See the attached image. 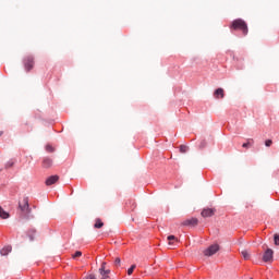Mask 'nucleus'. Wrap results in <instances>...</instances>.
Instances as JSON below:
<instances>
[{
    "label": "nucleus",
    "mask_w": 279,
    "mask_h": 279,
    "mask_svg": "<svg viewBox=\"0 0 279 279\" xmlns=\"http://www.w3.org/2000/svg\"><path fill=\"white\" fill-rule=\"evenodd\" d=\"M241 255L243 256V258H244L245 260H248L250 257H251V254H250L248 251H242V252H241Z\"/></svg>",
    "instance_id": "f3484780"
},
{
    "label": "nucleus",
    "mask_w": 279,
    "mask_h": 279,
    "mask_svg": "<svg viewBox=\"0 0 279 279\" xmlns=\"http://www.w3.org/2000/svg\"><path fill=\"white\" fill-rule=\"evenodd\" d=\"M0 217L2 219H8L10 217V214L7 210H4L1 206H0Z\"/></svg>",
    "instance_id": "4468645a"
},
{
    "label": "nucleus",
    "mask_w": 279,
    "mask_h": 279,
    "mask_svg": "<svg viewBox=\"0 0 279 279\" xmlns=\"http://www.w3.org/2000/svg\"><path fill=\"white\" fill-rule=\"evenodd\" d=\"M20 209L24 215L31 214L29 201L27 197H24V198H22V201H20Z\"/></svg>",
    "instance_id": "f03ea898"
},
{
    "label": "nucleus",
    "mask_w": 279,
    "mask_h": 279,
    "mask_svg": "<svg viewBox=\"0 0 279 279\" xmlns=\"http://www.w3.org/2000/svg\"><path fill=\"white\" fill-rule=\"evenodd\" d=\"M135 268H136V265H132V266L128 269V276H132Z\"/></svg>",
    "instance_id": "6ab92c4d"
},
{
    "label": "nucleus",
    "mask_w": 279,
    "mask_h": 279,
    "mask_svg": "<svg viewBox=\"0 0 279 279\" xmlns=\"http://www.w3.org/2000/svg\"><path fill=\"white\" fill-rule=\"evenodd\" d=\"M59 180H60L59 175L48 177V179L46 180V185L50 186L52 184H56Z\"/></svg>",
    "instance_id": "0eeeda50"
},
{
    "label": "nucleus",
    "mask_w": 279,
    "mask_h": 279,
    "mask_svg": "<svg viewBox=\"0 0 279 279\" xmlns=\"http://www.w3.org/2000/svg\"><path fill=\"white\" fill-rule=\"evenodd\" d=\"M271 145H272V141H271V140H267V141L265 142V146H266V147H271Z\"/></svg>",
    "instance_id": "393cba45"
},
{
    "label": "nucleus",
    "mask_w": 279,
    "mask_h": 279,
    "mask_svg": "<svg viewBox=\"0 0 279 279\" xmlns=\"http://www.w3.org/2000/svg\"><path fill=\"white\" fill-rule=\"evenodd\" d=\"M12 251V247L9 245V246H5L3 247L1 251H0V254L1 256H8Z\"/></svg>",
    "instance_id": "9b49d317"
},
{
    "label": "nucleus",
    "mask_w": 279,
    "mask_h": 279,
    "mask_svg": "<svg viewBox=\"0 0 279 279\" xmlns=\"http://www.w3.org/2000/svg\"><path fill=\"white\" fill-rule=\"evenodd\" d=\"M168 241H169V245H172V241H178V239L175 238V235H169Z\"/></svg>",
    "instance_id": "412c9836"
},
{
    "label": "nucleus",
    "mask_w": 279,
    "mask_h": 279,
    "mask_svg": "<svg viewBox=\"0 0 279 279\" xmlns=\"http://www.w3.org/2000/svg\"><path fill=\"white\" fill-rule=\"evenodd\" d=\"M100 279H111L110 278V274H111V270L107 269V271H100Z\"/></svg>",
    "instance_id": "f8f14e48"
},
{
    "label": "nucleus",
    "mask_w": 279,
    "mask_h": 279,
    "mask_svg": "<svg viewBox=\"0 0 279 279\" xmlns=\"http://www.w3.org/2000/svg\"><path fill=\"white\" fill-rule=\"evenodd\" d=\"M250 146H251L250 142L242 145L243 148H250Z\"/></svg>",
    "instance_id": "cd10ccee"
},
{
    "label": "nucleus",
    "mask_w": 279,
    "mask_h": 279,
    "mask_svg": "<svg viewBox=\"0 0 279 279\" xmlns=\"http://www.w3.org/2000/svg\"><path fill=\"white\" fill-rule=\"evenodd\" d=\"M182 226H189V227L198 226V218H189L182 222Z\"/></svg>",
    "instance_id": "423d86ee"
},
{
    "label": "nucleus",
    "mask_w": 279,
    "mask_h": 279,
    "mask_svg": "<svg viewBox=\"0 0 279 279\" xmlns=\"http://www.w3.org/2000/svg\"><path fill=\"white\" fill-rule=\"evenodd\" d=\"M46 151H48V153H53V151H54V147L51 146V145H47V146H46Z\"/></svg>",
    "instance_id": "4be33fe9"
},
{
    "label": "nucleus",
    "mask_w": 279,
    "mask_h": 279,
    "mask_svg": "<svg viewBox=\"0 0 279 279\" xmlns=\"http://www.w3.org/2000/svg\"><path fill=\"white\" fill-rule=\"evenodd\" d=\"M215 209L207 208L201 211V216H203L204 218L211 217L215 215Z\"/></svg>",
    "instance_id": "6e6552de"
},
{
    "label": "nucleus",
    "mask_w": 279,
    "mask_h": 279,
    "mask_svg": "<svg viewBox=\"0 0 279 279\" xmlns=\"http://www.w3.org/2000/svg\"><path fill=\"white\" fill-rule=\"evenodd\" d=\"M275 245H279V234H275Z\"/></svg>",
    "instance_id": "a878e982"
},
{
    "label": "nucleus",
    "mask_w": 279,
    "mask_h": 279,
    "mask_svg": "<svg viewBox=\"0 0 279 279\" xmlns=\"http://www.w3.org/2000/svg\"><path fill=\"white\" fill-rule=\"evenodd\" d=\"M14 165H15V160L11 159V160L8 161L5 167H7V169H10V168L14 167Z\"/></svg>",
    "instance_id": "a211bd4d"
},
{
    "label": "nucleus",
    "mask_w": 279,
    "mask_h": 279,
    "mask_svg": "<svg viewBox=\"0 0 279 279\" xmlns=\"http://www.w3.org/2000/svg\"><path fill=\"white\" fill-rule=\"evenodd\" d=\"M219 251L218 244H211L206 251H204L205 256H214Z\"/></svg>",
    "instance_id": "7ed1b4c3"
},
{
    "label": "nucleus",
    "mask_w": 279,
    "mask_h": 279,
    "mask_svg": "<svg viewBox=\"0 0 279 279\" xmlns=\"http://www.w3.org/2000/svg\"><path fill=\"white\" fill-rule=\"evenodd\" d=\"M84 279H97L95 275H88L87 277H85Z\"/></svg>",
    "instance_id": "bb28decb"
},
{
    "label": "nucleus",
    "mask_w": 279,
    "mask_h": 279,
    "mask_svg": "<svg viewBox=\"0 0 279 279\" xmlns=\"http://www.w3.org/2000/svg\"><path fill=\"white\" fill-rule=\"evenodd\" d=\"M216 99H223L225 98V89L223 88H217L214 94Z\"/></svg>",
    "instance_id": "1a4fd4ad"
},
{
    "label": "nucleus",
    "mask_w": 279,
    "mask_h": 279,
    "mask_svg": "<svg viewBox=\"0 0 279 279\" xmlns=\"http://www.w3.org/2000/svg\"><path fill=\"white\" fill-rule=\"evenodd\" d=\"M274 259V251L270 248H267L264 253L263 260L265 263H271Z\"/></svg>",
    "instance_id": "39448f33"
},
{
    "label": "nucleus",
    "mask_w": 279,
    "mask_h": 279,
    "mask_svg": "<svg viewBox=\"0 0 279 279\" xmlns=\"http://www.w3.org/2000/svg\"><path fill=\"white\" fill-rule=\"evenodd\" d=\"M107 262H102L100 269H98V272H107Z\"/></svg>",
    "instance_id": "dca6fc26"
},
{
    "label": "nucleus",
    "mask_w": 279,
    "mask_h": 279,
    "mask_svg": "<svg viewBox=\"0 0 279 279\" xmlns=\"http://www.w3.org/2000/svg\"><path fill=\"white\" fill-rule=\"evenodd\" d=\"M3 135V132H0V136Z\"/></svg>",
    "instance_id": "c85d7f7f"
},
{
    "label": "nucleus",
    "mask_w": 279,
    "mask_h": 279,
    "mask_svg": "<svg viewBox=\"0 0 279 279\" xmlns=\"http://www.w3.org/2000/svg\"><path fill=\"white\" fill-rule=\"evenodd\" d=\"M104 227V222L101 221L100 218H96L95 219V225H94V228L95 229H101Z\"/></svg>",
    "instance_id": "ddd939ff"
},
{
    "label": "nucleus",
    "mask_w": 279,
    "mask_h": 279,
    "mask_svg": "<svg viewBox=\"0 0 279 279\" xmlns=\"http://www.w3.org/2000/svg\"><path fill=\"white\" fill-rule=\"evenodd\" d=\"M179 150H181L182 154H185L189 151V146L182 145L181 147H179Z\"/></svg>",
    "instance_id": "aec40b11"
},
{
    "label": "nucleus",
    "mask_w": 279,
    "mask_h": 279,
    "mask_svg": "<svg viewBox=\"0 0 279 279\" xmlns=\"http://www.w3.org/2000/svg\"><path fill=\"white\" fill-rule=\"evenodd\" d=\"M35 234H36L35 229H31V230L27 231V236L31 239V241L35 240Z\"/></svg>",
    "instance_id": "2eb2a0df"
},
{
    "label": "nucleus",
    "mask_w": 279,
    "mask_h": 279,
    "mask_svg": "<svg viewBox=\"0 0 279 279\" xmlns=\"http://www.w3.org/2000/svg\"><path fill=\"white\" fill-rule=\"evenodd\" d=\"M82 256V252L81 251H76L74 254H73V258H77V257H81Z\"/></svg>",
    "instance_id": "b1692460"
},
{
    "label": "nucleus",
    "mask_w": 279,
    "mask_h": 279,
    "mask_svg": "<svg viewBox=\"0 0 279 279\" xmlns=\"http://www.w3.org/2000/svg\"><path fill=\"white\" fill-rule=\"evenodd\" d=\"M231 29H240L244 36H247L248 34L247 23L241 19L232 22Z\"/></svg>",
    "instance_id": "f257e3e1"
},
{
    "label": "nucleus",
    "mask_w": 279,
    "mask_h": 279,
    "mask_svg": "<svg viewBox=\"0 0 279 279\" xmlns=\"http://www.w3.org/2000/svg\"><path fill=\"white\" fill-rule=\"evenodd\" d=\"M24 68L26 72H29L34 68V58L33 57H26L24 59Z\"/></svg>",
    "instance_id": "20e7f679"
},
{
    "label": "nucleus",
    "mask_w": 279,
    "mask_h": 279,
    "mask_svg": "<svg viewBox=\"0 0 279 279\" xmlns=\"http://www.w3.org/2000/svg\"><path fill=\"white\" fill-rule=\"evenodd\" d=\"M52 163H53V161H52V159L49 158V157H46V158H44V160H43V167H44L45 169L51 168V167H52Z\"/></svg>",
    "instance_id": "9d476101"
},
{
    "label": "nucleus",
    "mask_w": 279,
    "mask_h": 279,
    "mask_svg": "<svg viewBox=\"0 0 279 279\" xmlns=\"http://www.w3.org/2000/svg\"><path fill=\"white\" fill-rule=\"evenodd\" d=\"M114 265H116V267H120L121 266V258L120 257L116 258Z\"/></svg>",
    "instance_id": "5701e85b"
}]
</instances>
